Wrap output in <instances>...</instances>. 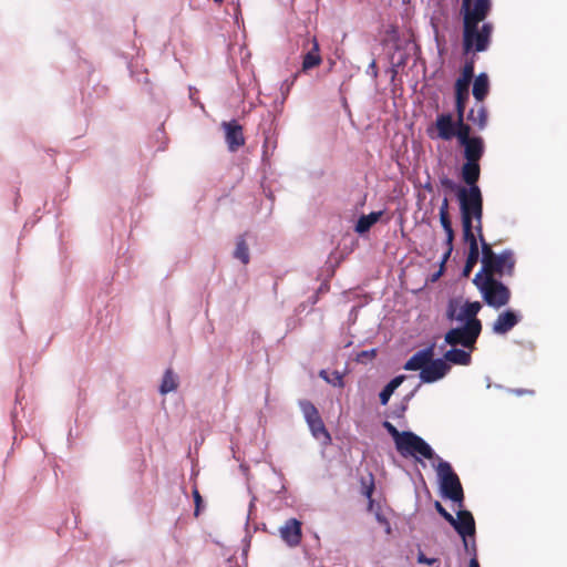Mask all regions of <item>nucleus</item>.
I'll return each instance as SVG.
<instances>
[{
  "label": "nucleus",
  "mask_w": 567,
  "mask_h": 567,
  "mask_svg": "<svg viewBox=\"0 0 567 567\" xmlns=\"http://www.w3.org/2000/svg\"><path fill=\"white\" fill-rule=\"evenodd\" d=\"M280 537L289 547H296L301 543L302 530L301 523L296 518H290L279 529Z\"/></svg>",
  "instance_id": "ddd939ff"
},
{
  "label": "nucleus",
  "mask_w": 567,
  "mask_h": 567,
  "mask_svg": "<svg viewBox=\"0 0 567 567\" xmlns=\"http://www.w3.org/2000/svg\"><path fill=\"white\" fill-rule=\"evenodd\" d=\"M489 82L486 73H481L476 76L473 84V95L476 101L483 102L488 94Z\"/></svg>",
  "instance_id": "4be33fe9"
},
{
  "label": "nucleus",
  "mask_w": 567,
  "mask_h": 567,
  "mask_svg": "<svg viewBox=\"0 0 567 567\" xmlns=\"http://www.w3.org/2000/svg\"><path fill=\"white\" fill-rule=\"evenodd\" d=\"M480 243L482 246V269L477 274H482V277L492 278L514 275L516 260L512 250L505 249L497 255L493 251L492 246L486 243L484 236H481Z\"/></svg>",
  "instance_id": "f03ea898"
},
{
  "label": "nucleus",
  "mask_w": 567,
  "mask_h": 567,
  "mask_svg": "<svg viewBox=\"0 0 567 567\" xmlns=\"http://www.w3.org/2000/svg\"><path fill=\"white\" fill-rule=\"evenodd\" d=\"M434 357V346L426 347L417 352H415L404 364V369L408 371H422L424 367L431 361Z\"/></svg>",
  "instance_id": "dca6fc26"
},
{
  "label": "nucleus",
  "mask_w": 567,
  "mask_h": 567,
  "mask_svg": "<svg viewBox=\"0 0 567 567\" xmlns=\"http://www.w3.org/2000/svg\"><path fill=\"white\" fill-rule=\"evenodd\" d=\"M374 66H375V62L373 61V62L371 63V69H374Z\"/></svg>",
  "instance_id": "49530a36"
},
{
  "label": "nucleus",
  "mask_w": 567,
  "mask_h": 567,
  "mask_svg": "<svg viewBox=\"0 0 567 567\" xmlns=\"http://www.w3.org/2000/svg\"><path fill=\"white\" fill-rule=\"evenodd\" d=\"M441 186L447 190L456 192L458 194V188L462 186H458L453 179L449 177H443L440 179Z\"/></svg>",
  "instance_id": "c9c22d12"
},
{
  "label": "nucleus",
  "mask_w": 567,
  "mask_h": 567,
  "mask_svg": "<svg viewBox=\"0 0 567 567\" xmlns=\"http://www.w3.org/2000/svg\"><path fill=\"white\" fill-rule=\"evenodd\" d=\"M373 491H374V483H373V478L371 477L369 483L363 482V484H362V494L367 498H369L370 506H372V503H373V501H372Z\"/></svg>",
  "instance_id": "f704fd0d"
},
{
  "label": "nucleus",
  "mask_w": 567,
  "mask_h": 567,
  "mask_svg": "<svg viewBox=\"0 0 567 567\" xmlns=\"http://www.w3.org/2000/svg\"><path fill=\"white\" fill-rule=\"evenodd\" d=\"M377 355V350H363L357 354L355 360L360 363H367L369 360H372Z\"/></svg>",
  "instance_id": "72a5a7b5"
},
{
  "label": "nucleus",
  "mask_w": 567,
  "mask_h": 567,
  "mask_svg": "<svg viewBox=\"0 0 567 567\" xmlns=\"http://www.w3.org/2000/svg\"><path fill=\"white\" fill-rule=\"evenodd\" d=\"M299 405L307 422L320 416L319 411L310 401L302 400L299 402Z\"/></svg>",
  "instance_id": "c756f323"
},
{
  "label": "nucleus",
  "mask_w": 567,
  "mask_h": 567,
  "mask_svg": "<svg viewBox=\"0 0 567 567\" xmlns=\"http://www.w3.org/2000/svg\"><path fill=\"white\" fill-rule=\"evenodd\" d=\"M446 363H452L456 365H470L472 362V351H466L464 349H457L455 347H452V349L447 350L443 358Z\"/></svg>",
  "instance_id": "6ab92c4d"
},
{
  "label": "nucleus",
  "mask_w": 567,
  "mask_h": 567,
  "mask_svg": "<svg viewBox=\"0 0 567 567\" xmlns=\"http://www.w3.org/2000/svg\"><path fill=\"white\" fill-rule=\"evenodd\" d=\"M452 250H453V243H451V245H447V250L445 251L443 259H442V266L446 262V260L451 256Z\"/></svg>",
  "instance_id": "37998d69"
},
{
  "label": "nucleus",
  "mask_w": 567,
  "mask_h": 567,
  "mask_svg": "<svg viewBox=\"0 0 567 567\" xmlns=\"http://www.w3.org/2000/svg\"><path fill=\"white\" fill-rule=\"evenodd\" d=\"M383 427L388 431V433L392 436L394 443L402 436V432H400L392 423L385 421L383 423Z\"/></svg>",
  "instance_id": "e433bc0d"
},
{
  "label": "nucleus",
  "mask_w": 567,
  "mask_h": 567,
  "mask_svg": "<svg viewBox=\"0 0 567 567\" xmlns=\"http://www.w3.org/2000/svg\"><path fill=\"white\" fill-rule=\"evenodd\" d=\"M467 120L483 131L487 125L488 113L486 107L481 104L477 109H471L467 113Z\"/></svg>",
  "instance_id": "b1692460"
},
{
  "label": "nucleus",
  "mask_w": 567,
  "mask_h": 567,
  "mask_svg": "<svg viewBox=\"0 0 567 567\" xmlns=\"http://www.w3.org/2000/svg\"><path fill=\"white\" fill-rule=\"evenodd\" d=\"M464 147V157L466 161L480 162L484 155L485 145L481 136H473L472 140L460 143Z\"/></svg>",
  "instance_id": "f3484780"
},
{
  "label": "nucleus",
  "mask_w": 567,
  "mask_h": 567,
  "mask_svg": "<svg viewBox=\"0 0 567 567\" xmlns=\"http://www.w3.org/2000/svg\"><path fill=\"white\" fill-rule=\"evenodd\" d=\"M492 9V0L462 1L461 14L463 17V48L464 52L486 51L491 43L493 24L485 22L478 29Z\"/></svg>",
  "instance_id": "f257e3e1"
},
{
  "label": "nucleus",
  "mask_w": 567,
  "mask_h": 567,
  "mask_svg": "<svg viewBox=\"0 0 567 567\" xmlns=\"http://www.w3.org/2000/svg\"><path fill=\"white\" fill-rule=\"evenodd\" d=\"M405 377L404 375H398L395 378H393L384 388L383 390L380 392L379 394V398H380V403L382 405H386L391 395L394 393V391L402 384V382L404 381Z\"/></svg>",
  "instance_id": "bb28decb"
},
{
  "label": "nucleus",
  "mask_w": 567,
  "mask_h": 567,
  "mask_svg": "<svg viewBox=\"0 0 567 567\" xmlns=\"http://www.w3.org/2000/svg\"><path fill=\"white\" fill-rule=\"evenodd\" d=\"M435 509L450 524H454V517L450 514L440 502H435Z\"/></svg>",
  "instance_id": "4c0bfd02"
},
{
  "label": "nucleus",
  "mask_w": 567,
  "mask_h": 567,
  "mask_svg": "<svg viewBox=\"0 0 567 567\" xmlns=\"http://www.w3.org/2000/svg\"><path fill=\"white\" fill-rule=\"evenodd\" d=\"M381 212H372L369 215L361 216L355 225V231L359 234L367 233L381 217Z\"/></svg>",
  "instance_id": "a878e982"
},
{
  "label": "nucleus",
  "mask_w": 567,
  "mask_h": 567,
  "mask_svg": "<svg viewBox=\"0 0 567 567\" xmlns=\"http://www.w3.org/2000/svg\"><path fill=\"white\" fill-rule=\"evenodd\" d=\"M395 449L403 457H417V455L426 460L435 457L432 447L422 437L410 431L402 432V436L395 443Z\"/></svg>",
  "instance_id": "423d86ee"
},
{
  "label": "nucleus",
  "mask_w": 567,
  "mask_h": 567,
  "mask_svg": "<svg viewBox=\"0 0 567 567\" xmlns=\"http://www.w3.org/2000/svg\"><path fill=\"white\" fill-rule=\"evenodd\" d=\"M456 121L451 113L439 114L435 121L437 137L443 141H451L455 136Z\"/></svg>",
  "instance_id": "2eb2a0df"
},
{
  "label": "nucleus",
  "mask_w": 567,
  "mask_h": 567,
  "mask_svg": "<svg viewBox=\"0 0 567 567\" xmlns=\"http://www.w3.org/2000/svg\"><path fill=\"white\" fill-rule=\"evenodd\" d=\"M451 370V365L443 359H431L420 372V379L424 383H433L443 379Z\"/></svg>",
  "instance_id": "9d476101"
},
{
  "label": "nucleus",
  "mask_w": 567,
  "mask_h": 567,
  "mask_svg": "<svg viewBox=\"0 0 567 567\" xmlns=\"http://www.w3.org/2000/svg\"><path fill=\"white\" fill-rule=\"evenodd\" d=\"M374 66H375V62L373 61V62L371 63V69H374Z\"/></svg>",
  "instance_id": "de8ad7c7"
},
{
  "label": "nucleus",
  "mask_w": 567,
  "mask_h": 567,
  "mask_svg": "<svg viewBox=\"0 0 567 567\" xmlns=\"http://www.w3.org/2000/svg\"><path fill=\"white\" fill-rule=\"evenodd\" d=\"M221 126L225 130V140L230 152H237L245 145L243 126L236 120L223 122Z\"/></svg>",
  "instance_id": "9b49d317"
},
{
  "label": "nucleus",
  "mask_w": 567,
  "mask_h": 567,
  "mask_svg": "<svg viewBox=\"0 0 567 567\" xmlns=\"http://www.w3.org/2000/svg\"><path fill=\"white\" fill-rule=\"evenodd\" d=\"M514 392L517 394V395H522L524 393H527V391L525 390H514ZM528 393H533V391H528Z\"/></svg>",
  "instance_id": "a18cd8bd"
},
{
  "label": "nucleus",
  "mask_w": 567,
  "mask_h": 567,
  "mask_svg": "<svg viewBox=\"0 0 567 567\" xmlns=\"http://www.w3.org/2000/svg\"><path fill=\"white\" fill-rule=\"evenodd\" d=\"M177 388H178V377L176 373H174V371L171 368H168L163 375V380H162V383L159 386V392L162 394H167L169 392L175 391Z\"/></svg>",
  "instance_id": "393cba45"
},
{
  "label": "nucleus",
  "mask_w": 567,
  "mask_h": 567,
  "mask_svg": "<svg viewBox=\"0 0 567 567\" xmlns=\"http://www.w3.org/2000/svg\"><path fill=\"white\" fill-rule=\"evenodd\" d=\"M481 175L480 162L466 161L461 168V176L463 182L468 187H478L477 182Z\"/></svg>",
  "instance_id": "a211bd4d"
},
{
  "label": "nucleus",
  "mask_w": 567,
  "mask_h": 567,
  "mask_svg": "<svg viewBox=\"0 0 567 567\" xmlns=\"http://www.w3.org/2000/svg\"><path fill=\"white\" fill-rule=\"evenodd\" d=\"M311 42L312 48L303 55L302 71H309L316 66H319L322 62L317 39L313 38Z\"/></svg>",
  "instance_id": "aec40b11"
},
{
  "label": "nucleus",
  "mask_w": 567,
  "mask_h": 567,
  "mask_svg": "<svg viewBox=\"0 0 567 567\" xmlns=\"http://www.w3.org/2000/svg\"><path fill=\"white\" fill-rule=\"evenodd\" d=\"M440 214H450L449 213V199L447 197H444L442 205L440 207Z\"/></svg>",
  "instance_id": "79ce46f5"
},
{
  "label": "nucleus",
  "mask_w": 567,
  "mask_h": 567,
  "mask_svg": "<svg viewBox=\"0 0 567 567\" xmlns=\"http://www.w3.org/2000/svg\"><path fill=\"white\" fill-rule=\"evenodd\" d=\"M520 320V317L514 310H505L501 312L493 323L492 330L496 334H506Z\"/></svg>",
  "instance_id": "4468645a"
},
{
  "label": "nucleus",
  "mask_w": 567,
  "mask_h": 567,
  "mask_svg": "<svg viewBox=\"0 0 567 567\" xmlns=\"http://www.w3.org/2000/svg\"><path fill=\"white\" fill-rule=\"evenodd\" d=\"M234 257L239 259L244 265L249 262V248L243 236L237 239Z\"/></svg>",
  "instance_id": "c85d7f7f"
},
{
  "label": "nucleus",
  "mask_w": 567,
  "mask_h": 567,
  "mask_svg": "<svg viewBox=\"0 0 567 567\" xmlns=\"http://www.w3.org/2000/svg\"><path fill=\"white\" fill-rule=\"evenodd\" d=\"M474 76V62H466L461 76L455 82V110H465L468 100V89Z\"/></svg>",
  "instance_id": "1a4fd4ad"
},
{
  "label": "nucleus",
  "mask_w": 567,
  "mask_h": 567,
  "mask_svg": "<svg viewBox=\"0 0 567 567\" xmlns=\"http://www.w3.org/2000/svg\"><path fill=\"white\" fill-rule=\"evenodd\" d=\"M462 224L475 223L478 237L483 235V196L480 187L458 188Z\"/></svg>",
  "instance_id": "7ed1b4c3"
},
{
  "label": "nucleus",
  "mask_w": 567,
  "mask_h": 567,
  "mask_svg": "<svg viewBox=\"0 0 567 567\" xmlns=\"http://www.w3.org/2000/svg\"><path fill=\"white\" fill-rule=\"evenodd\" d=\"M307 423H308V425H309V427L311 430L312 435L316 439L323 437L324 440L330 441V439H331L330 434L327 431L321 416H318L317 419L310 420Z\"/></svg>",
  "instance_id": "cd10ccee"
},
{
  "label": "nucleus",
  "mask_w": 567,
  "mask_h": 567,
  "mask_svg": "<svg viewBox=\"0 0 567 567\" xmlns=\"http://www.w3.org/2000/svg\"><path fill=\"white\" fill-rule=\"evenodd\" d=\"M481 332L482 329L473 322L450 329L445 333L444 340L451 347L462 346L463 348L473 351Z\"/></svg>",
  "instance_id": "0eeeda50"
},
{
  "label": "nucleus",
  "mask_w": 567,
  "mask_h": 567,
  "mask_svg": "<svg viewBox=\"0 0 567 567\" xmlns=\"http://www.w3.org/2000/svg\"><path fill=\"white\" fill-rule=\"evenodd\" d=\"M319 375L324 379L328 383L334 385V386H340L342 388L343 386V375L338 372V371H334L331 373V375L334 377V380H330V377L328 374V372L326 370H321Z\"/></svg>",
  "instance_id": "473e14b6"
},
{
  "label": "nucleus",
  "mask_w": 567,
  "mask_h": 567,
  "mask_svg": "<svg viewBox=\"0 0 567 567\" xmlns=\"http://www.w3.org/2000/svg\"><path fill=\"white\" fill-rule=\"evenodd\" d=\"M468 567H480V564H478V560L476 559V557H473L470 560V566Z\"/></svg>",
  "instance_id": "c03bdc74"
},
{
  "label": "nucleus",
  "mask_w": 567,
  "mask_h": 567,
  "mask_svg": "<svg viewBox=\"0 0 567 567\" xmlns=\"http://www.w3.org/2000/svg\"><path fill=\"white\" fill-rule=\"evenodd\" d=\"M377 519L385 526V532L388 534L391 533V526H390V523L388 522V519L385 517H383L381 514H377Z\"/></svg>",
  "instance_id": "a19ab883"
},
{
  "label": "nucleus",
  "mask_w": 567,
  "mask_h": 567,
  "mask_svg": "<svg viewBox=\"0 0 567 567\" xmlns=\"http://www.w3.org/2000/svg\"><path fill=\"white\" fill-rule=\"evenodd\" d=\"M458 535L463 538L464 546L467 549L468 544L466 537L474 536L475 520L471 512L461 509L457 512V518H454V524H451Z\"/></svg>",
  "instance_id": "f8f14e48"
},
{
  "label": "nucleus",
  "mask_w": 567,
  "mask_h": 567,
  "mask_svg": "<svg viewBox=\"0 0 567 567\" xmlns=\"http://www.w3.org/2000/svg\"><path fill=\"white\" fill-rule=\"evenodd\" d=\"M482 305L478 301H466L457 311V303L454 300L449 302L446 316L450 320L464 322V324L476 323L482 329V322L477 318Z\"/></svg>",
  "instance_id": "6e6552de"
},
{
  "label": "nucleus",
  "mask_w": 567,
  "mask_h": 567,
  "mask_svg": "<svg viewBox=\"0 0 567 567\" xmlns=\"http://www.w3.org/2000/svg\"><path fill=\"white\" fill-rule=\"evenodd\" d=\"M440 221L446 233V245H451L454 239V230L452 228L450 214H440Z\"/></svg>",
  "instance_id": "7c9ffc66"
},
{
  "label": "nucleus",
  "mask_w": 567,
  "mask_h": 567,
  "mask_svg": "<svg viewBox=\"0 0 567 567\" xmlns=\"http://www.w3.org/2000/svg\"><path fill=\"white\" fill-rule=\"evenodd\" d=\"M473 282L489 307L499 309L509 302L512 296L511 290L496 278L482 277V274H476Z\"/></svg>",
  "instance_id": "20e7f679"
},
{
  "label": "nucleus",
  "mask_w": 567,
  "mask_h": 567,
  "mask_svg": "<svg viewBox=\"0 0 567 567\" xmlns=\"http://www.w3.org/2000/svg\"><path fill=\"white\" fill-rule=\"evenodd\" d=\"M456 111V125H455V136L457 138L458 144L468 140H472L471 136V126L464 122L465 110H455Z\"/></svg>",
  "instance_id": "412c9836"
},
{
  "label": "nucleus",
  "mask_w": 567,
  "mask_h": 567,
  "mask_svg": "<svg viewBox=\"0 0 567 567\" xmlns=\"http://www.w3.org/2000/svg\"><path fill=\"white\" fill-rule=\"evenodd\" d=\"M215 2H217V3H221V2H223V0H215Z\"/></svg>",
  "instance_id": "09e8293b"
},
{
  "label": "nucleus",
  "mask_w": 567,
  "mask_h": 567,
  "mask_svg": "<svg viewBox=\"0 0 567 567\" xmlns=\"http://www.w3.org/2000/svg\"><path fill=\"white\" fill-rule=\"evenodd\" d=\"M436 561V558H427L423 553H419L417 555V563L420 564L433 565Z\"/></svg>",
  "instance_id": "ea45409f"
},
{
  "label": "nucleus",
  "mask_w": 567,
  "mask_h": 567,
  "mask_svg": "<svg viewBox=\"0 0 567 567\" xmlns=\"http://www.w3.org/2000/svg\"><path fill=\"white\" fill-rule=\"evenodd\" d=\"M436 472L440 478L442 494L462 507L464 501L463 487L451 464L446 461L440 460Z\"/></svg>",
  "instance_id": "39448f33"
},
{
  "label": "nucleus",
  "mask_w": 567,
  "mask_h": 567,
  "mask_svg": "<svg viewBox=\"0 0 567 567\" xmlns=\"http://www.w3.org/2000/svg\"><path fill=\"white\" fill-rule=\"evenodd\" d=\"M193 497H194V502H195V506H196L195 515L197 516L198 513H199L200 504H202V496H200V494H199L197 488H194Z\"/></svg>",
  "instance_id": "58836bf2"
},
{
  "label": "nucleus",
  "mask_w": 567,
  "mask_h": 567,
  "mask_svg": "<svg viewBox=\"0 0 567 567\" xmlns=\"http://www.w3.org/2000/svg\"><path fill=\"white\" fill-rule=\"evenodd\" d=\"M480 259V251H468L465 266L463 268V276L468 277L473 268Z\"/></svg>",
  "instance_id": "2f4dec72"
},
{
  "label": "nucleus",
  "mask_w": 567,
  "mask_h": 567,
  "mask_svg": "<svg viewBox=\"0 0 567 567\" xmlns=\"http://www.w3.org/2000/svg\"><path fill=\"white\" fill-rule=\"evenodd\" d=\"M463 228V239L466 244H468V251H480L478 241L480 237L477 231L475 230V223H465L462 224Z\"/></svg>",
  "instance_id": "5701e85b"
}]
</instances>
